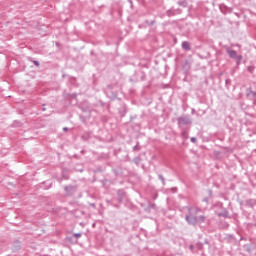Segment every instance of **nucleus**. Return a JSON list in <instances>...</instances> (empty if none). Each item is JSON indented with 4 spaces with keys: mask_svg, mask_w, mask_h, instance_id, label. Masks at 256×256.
<instances>
[{
    "mask_svg": "<svg viewBox=\"0 0 256 256\" xmlns=\"http://www.w3.org/2000/svg\"><path fill=\"white\" fill-rule=\"evenodd\" d=\"M223 216H224V217H227V214H224Z\"/></svg>",
    "mask_w": 256,
    "mask_h": 256,
    "instance_id": "dca6fc26",
    "label": "nucleus"
},
{
    "mask_svg": "<svg viewBox=\"0 0 256 256\" xmlns=\"http://www.w3.org/2000/svg\"><path fill=\"white\" fill-rule=\"evenodd\" d=\"M66 239H67V241H71V238H70V237H67Z\"/></svg>",
    "mask_w": 256,
    "mask_h": 256,
    "instance_id": "2eb2a0df",
    "label": "nucleus"
},
{
    "mask_svg": "<svg viewBox=\"0 0 256 256\" xmlns=\"http://www.w3.org/2000/svg\"><path fill=\"white\" fill-rule=\"evenodd\" d=\"M34 64H35L37 67H39V62L34 61Z\"/></svg>",
    "mask_w": 256,
    "mask_h": 256,
    "instance_id": "4468645a",
    "label": "nucleus"
},
{
    "mask_svg": "<svg viewBox=\"0 0 256 256\" xmlns=\"http://www.w3.org/2000/svg\"><path fill=\"white\" fill-rule=\"evenodd\" d=\"M226 52L230 59H236L237 65H240L241 61H243V56L237 55V51L227 48Z\"/></svg>",
    "mask_w": 256,
    "mask_h": 256,
    "instance_id": "f03ea898",
    "label": "nucleus"
},
{
    "mask_svg": "<svg viewBox=\"0 0 256 256\" xmlns=\"http://www.w3.org/2000/svg\"><path fill=\"white\" fill-rule=\"evenodd\" d=\"M73 193H75V187L67 186L66 187V195H73Z\"/></svg>",
    "mask_w": 256,
    "mask_h": 256,
    "instance_id": "423d86ee",
    "label": "nucleus"
},
{
    "mask_svg": "<svg viewBox=\"0 0 256 256\" xmlns=\"http://www.w3.org/2000/svg\"><path fill=\"white\" fill-rule=\"evenodd\" d=\"M125 196V193L122 192L121 190L118 191V199H119V203H121V201H123V197Z\"/></svg>",
    "mask_w": 256,
    "mask_h": 256,
    "instance_id": "0eeeda50",
    "label": "nucleus"
},
{
    "mask_svg": "<svg viewBox=\"0 0 256 256\" xmlns=\"http://www.w3.org/2000/svg\"><path fill=\"white\" fill-rule=\"evenodd\" d=\"M246 97L250 99L251 101H255L256 99V92L253 91V88H247L246 89Z\"/></svg>",
    "mask_w": 256,
    "mask_h": 256,
    "instance_id": "20e7f679",
    "label": "nucleus"
},
{
    "mask_svg": "<svg viewBox=\"0 0 256 256\" xmlns=\"http://www.w3.org/2000/svg\"><path fill=\"white\" fill-rule=\"evenodd\" d=\"M159 179L162 181L163 185H165V178L163 175H159Z\"/></svg>",
    "mask_w": 256,
    "mask_h": 256,
    "instance_id": "9d476101",
    "label": "nucleus"
},
{
    "mask_svg": "<svg viewBox=\"0 0 256 256\" xmlns=\"http://www.w3.org/2000/svg\"><path fill=\"white\" fill-rule=\"evenodd\" d=\"M190 141H191L192 143H197V138L192 137V138L190 139Z\"/></svg>",
    "mask_w": 256,
    "mask_h": 256,
    "instance_id": "9b49d317",
    "label": "nucleus"
},
{
    "mask_svg": "<svg viewBox=\"0 0 256 256\" xmlns=\"http://www.w3.org/2000/svg\"><path fill=\"white\" fill-rule=\"evenodd\" d=\"M182 49H184V51H191V44H189L188 41L182 42Z\"/></svg>",
    "mask_w": 256,
    "mask_h": 256,
    "instance_id": "39448f33",
    "label": "nucleus"
},
{
    "mask_svg": "<svg viewBox=\"0 0 256 256\" xmlns=\"http://www.w3.org/2000/svg\"><path fill=\"white\" fill-rule=\"evenodd\" d=\"M247 69H248L249 73H253V71H255L254 66H249Z\"/></svg>",
    "mask_w": 256,
    "mask_h": 256,
    "instance_id": "6e6552de",
    "label": "nucleus"
},
{
    "mask_svg": "<svg viewBox=\"0 0 256 256\" xmlns=\"http://www.w3.org/2000/svg\"><path fill=\"white\" fill-rule=\"evenodd\" d=\"M65 131H67V128H65Z\"/></svg>",
    "mask_w": 256,
    "mask_h": 256,
    "instance_id": "f3484780",
    "label": "nucleus"
},
{
    "mask_svg": "<svg viewBox=\"0 0 256 256\" xmlns=\"http://www.w3.org/2000/svg\"><path fill=\"white\" fill-rule=\"evenodd\" d=\"M189 249H190L191 251H193L194 246H193V245H190V246H189Z\"/></svg>",
    "mask_w": 256,
    "mask_h": 256,
    "instance_id": "ddd939ff",
    "label": "nucleus"
},
{
    "mask_svg": "<svg viewBox=\"0 0 256 256\" xmlns=\"http://www.w3.org/2000/svg\"><path fill=\"white\" fill-rule=\"evenodd\" d=\"M81 233H76V234H74V237H76V239H79V237H81Z\"/></svg>",
    "mask_w": 256,
    "mask_h": 256,
    "instance_id": "f8f14e48",
    "label": "nucleus"
},
{
    "mask_svg": "<svg viewBox=\"0 0 256 256\" xmlns=\"http://www.w3.org/2000/svg\"><path fill=\"white\" fill-rule=\"evenodd\" d=\"M188 214L185 216V221L188 223V225H197V223H205L206 217L203 215H200L197 217V213H201V208L199 207H186Z\"/></svg>",
    "mask_w": 256,
    "mask_h": 256,
    "instance_id": "f257e3e1",
    "label": "nucleus"
},
{
    "mask_svg": "<svg viewBox=\"0 0 256 256\" xmlns=\"http://www.w3.org/2000/svg\"><path fill=\"white\" fill-rule=\"evenodd\" d=\"M177 121L179 127H183V125H191V118H189V116L179 117Z\"/></svg>",
    "mask_w": 256,
    "mask_h": 256,
    "instance_id": "7ed1b4c3",
    "label": "nucleus"
},
{
    "mask_svg": "<svg viewBox=\"0 0 256 256\" xmlns=\"http://www.w3.org/2000/svg\"><path fill=\"white\" fill-rule=\"evenodd\" d=\"M141 147L139 145H136L133 147V151H140Z\"/></svg>",
    "mask_w": 256,
    "mask_h": 256,
    "instance_id": "1a4fd4ad",
    "label": "nucleus"
}]
</instances>
